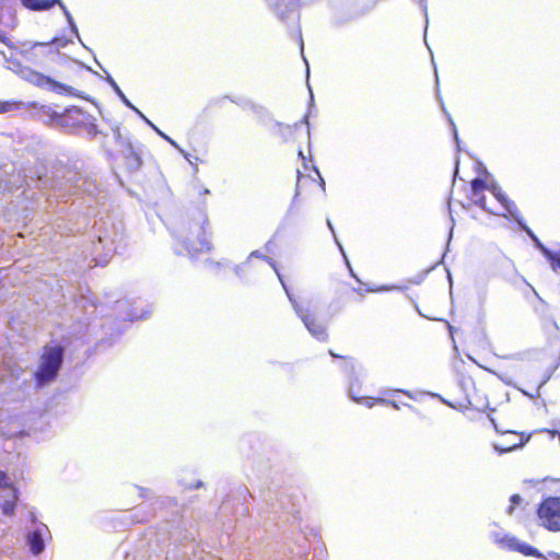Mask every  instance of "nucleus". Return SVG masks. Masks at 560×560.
I'll return each instance as SVG.
<instances>
[{
  "label": "nucleus",
  "mask_w": 560,
  "mask_h": 560,
  "mask_svg": "<svg viewBox=\"0 0 560 560\" xmlns=\"http://www.w3.org/2000/svg\"><path fill=\"white\" fill-rule=\"evenodd\" d=\"M467 402L472 408H479L481 404V397L478 395L477 390L474 388L471 394H467Z\"/></svg>",
  "instance_id": "obj_25"
},
{
  "label": "nucleus",
  "mask_w": 560,
  "mask_h": 560,
  "mask_svg": "<svg viewBox=\"0 0 560 560\" xmlns=\"http://www.w3.org/2000/svg\"><path fill=\"white\" fill-rule=\"evenodd\" d=\"M125 160L128 164V167L131 170H137L141 165V159L133 152H130L128 155H126Z\"/></svg>",
  "instance_id": "obj_22"
},
{
  "label": "nucleus",
  "mask_w": 560,
  "mask_h": 560,
  "mask_svg": "<svg viewBox=\"0 0 560 560\" xmlns=\"http://www.w3.org/2000/svg\"><path fill=\"white\" fill-rule=\"evenodd\" d=\"M489 191L493 195V197L501 203L504 210L512 213L513 208L515 206L508 199L505 194L501 190L500 187L495 185H490Z\"/></svg>",
  "instance_id": "obj_15"
},
{
  "label": "nucleus",
  "mask_w": 560,
  "mask_h": 560,
  "mask_svg": "<svg viewBox=\"0 0 560 560\" xmlns=\"http://www.w3.org/2000/svg\"><path fill=\"white\" fill-rule=\"evenodd\" d=\"M279 279H280V281H281V283H282V285H283V289L285 290V292H287V294H288L289 299L292 301V298H291V295H290V293H289V291H288V288H287V285L284 284V282H283V280H282V277H281L280 275H279Z\"/></svg>",
  "instance_id": "obj_30"
},
{
  "label": "nucleus",
  "mask_w": 560,
  "mask_h": 560,
  "mask_svg": "<svg viewBox=\"0 0 560 560\" xmlns=\"http://www.w3.org/2000/svg\"><path fill=\"white\" fill-rule=\"evenodd\" d=\"M545 382L546 380L542 374L529 368L521 374L518 378V389L526 396L534 398L539 395V389Z\"/></svg>",
  "instance_id": "obj_6"
},
{
  "label": "nucleus",
  "mask_w": 560,
  "mask_h": 560,
  "mask_svg": "<svg viewBox=\"0 0 560 560\" xmlns=\"http://www.w3.org/2000/svg\"><path fill=\"white\" fill-rule=\"evenodd\" d=\"M20 108V103L16 101H1L0 100V114L16 110Z\"/></svg>",
  "instance_id": "obj_20"
},
{
  "label": "nucleus",
  "mask_w": 560,
  "mask_h": 560,
  "mask_svg": "<svg viewBox=\"0 0 560 560\" xmlns=\"http://www.w3.org/2000/svg\"><path fill=\"white\" fill-rule=\"evenodd\" d=\"M393 395H394V393L389 394L388 397H383L382 406H390L394 409L399 410L400 405L398 404V401L395 400L394 398H390V396H393Z\"/></svg>",
  "instance_id": "obj_26"
},
{
  "label": "nucleus",
  "mask_w": 560,
  "mask_h": 560,
  "mask_svg": "<svg viewBox=\"0 0 560 560\" xmlns=\"http://www.w3.org/2000/svg\"><path fill=\"white\" fill-rule=\"evenodd\" d=\"M38 84H48L55 91L66 90V86L63 84L58 83L57 81L45 75H42L39 78Z\"/></svg>",
  "instance_id": "obj_21"
},
{
  "label": "nucleus",
  "mask_w": 560,
  "mask_h": 560,
  "mask_svg": "<svg viewBox=\"0 0 560 560\" xmlns=\"http://www.w3.org/2000/svg\"><path fill=\"white\" fill-rule=\"evenodd\" d=\"M18 497L15 499V497L13 495V499L11 501H5L2 503V512L5 514V515H13L14 514V511H15V504H16V501H18Z\"/></svg>",
  "instance_id": "obj_24"
},
{
  "label": "nucleus",
  "mask_w": 560,
  "mask_h": 560,
  "mask_svg": "<svg viewBox=\"0 0 560 560\" xmlns=\"http://www.w3.org/2000/svg\"><path fill=\"white\" fill-rule=\"evenodd\" d=\"M350 396L351 398L368 408H373L376 405H382L383 397H370V396H359L354 393V384L350 385Z\"/></svg>",
  "instance_id": "obj_14"
},
{
  "label": "nucleus",
  "mask_w": 560,
  "mask_h": 560,
  "mask_svg": "<svg viewBox=\"0 0 560 560\" xmlns=\"http://www.w3.org/2000/svg\"><path fill=\"white\" fill-rule=\"evenodd\" d=\"M44 530H47V527L43 525L42 527H37L32 533H30L27 537L30 549L36 556L42 553L45 548L43 538Z\"/></svg>",
  "instance_id": "obj_12"
},
{
  "label": "nucleus",
  "mask_w": 560,
  "mask_h": 560,
  "mask_svg": "<svg viewBox=\"0 0 560 560\" xmlns=\"http://www.w3.org/2000/svg\"><path fill=\"white\" fill-rule=\"evenodd\" d=\"M61 110L58 105H42L36 109V116L45 125L58 128Z\"/></svg>",
  "instance_id": "obj_10"
},
{
  "label": "nucleus",
  "mask_w": 560,
  "mask_h": 560,
  "mask_svg": "<svg viewBox=\"0 0 560 560\" xmlns=\"http://www.w3.org/2000/svg\"><path fill=\"white\" fill-rule=\"evenodd\" d=\"M298 155H299V158H300V159L302 160V162H303L304 170H305V171H308V165H307V163H306V156L304 155L303 151H302V150H299Z\"/></svg>",
  "instance_id": "obj_29"
},
{
  "label": "nucleus",
  "mask_w": 560,
  "mask_h": 560,
  "mask_svg": "<svg viewBox=\"0 0 560 560\" xmlns=\"http://www.w3.org/2000/svg\"><path fill=\"white\" fill-rule=\"evenodd\" d=\"M552 560H560V555L551 553Z\"/></svg>",
  "instance_id": "obj_31"
},
{
  "label": "nucleus",
  "mask_w": 560,
  "mask_h": 560,
  "mask_svg": "<svg viewBox=\"0 0 560 560\" xmlns=\"http://www.w3.org/2000/svg\"><path fill=\"white\" fill-rule=\"evenodd\" d=\"M89 115L77 106L61 110L58 128L73 132L88 124Z\"/></svg>",
  "instance_id": "obj_5"
},
{
  "label": "nucleus",
  "mask_w": 560,
  "mask_h": 560,
  "mask_svg": "<svg viewBox=\"0 0 560 560\" xmlns=\"http://www.w3.org/2000/svg\"><path fill=\"white\" fill-rule=\"evenodd\" d=\"M490 185L482 178H475L470 182V195L469 198L472 203L477 205L481 209L497 213L494 209L489 207L486 201L485 191L489 190Z\"/></svg>",
  "instance_id": "obj_9"
},
{
  "label": "nucleus",
  "mask_w": 560,
  "mask_h": 560,
  "mask_svg": "<svg viewBox=\"0 0 560 560\" xmlns=\"http://www.w3.org/2000/svg\"><path fill=\"white\" fill-rule=\"evenodd\" d=\"M504 436H495L492 441L493 448L499 453H509L524 446L530 439V434L523 431L506 432Z\"/></svg>",
  "instance_id": "obj_4"
},
{
  "label": "nucleus",
  "mask_w": 560,
  "mask_h": 560,
  "mask_svg": "<svg viewBox=\"0 0 560 560\" xmlns=\"http://www.w3.org/2000/svg\"><path fill=\"white\" fill-rule=\"evenodd\" d=\"M184 230L185 236L180 241V246L187 255L196 257L212 250V232L206 210L192 211L185 222Z\"/></svg>",
  "instance_id": "obj_1"
},
{
  "label": "nucleus",
  "mask_w": 560,
  "mask_h": 560,
  "mask_svg": "<svg viewBox=\"0 0 560 560\" xmlns=\"http://www.w3.org/2000/svg\"><path fill=\"white\" fill-rule=\"evenodd\" d=\"M329 354L332 358H339L343 361V371L349 374L350 376H354L357 374V371L360 366L358 360L354 357L351 355H340L335 353L332 350H329Z\"/></svg>",
  "instance_id": "obj_13"
},
{
  "label": "nucleus",
  "mask_w": 560,
  "mask_h": 560,
  "mask_svg": "<svg viewBox=\"0 0 560 560\" xmlns=\"http://www.w3.org/2000/svg\"><path fill=\"white\" fill-rule=\"evenodd\" d=\"M492 425L495 430V436H504L508 433L506 432H513L514 429L510 428L508 424L500 423L497 418H491Z\"/></svg>",
  "instance_id": "obj_18"
},
{
  "label": "nucleus",
  "mask_w": 560,
  "mask_h": 560,
  "mask_svg": "<svg viewBox=\"0 0 560 560\" xmlns=\"http://www.w3.org/2000/svg\"><path fill=\"white\" fill-rule=\"evenodd\" d=\"M24 8L30 11H47L58 4L67 14V8L60 0H21Z\"/></svg>",
  "instance_id": "obj_11"
},
{
  "label": "nucleus",
  "mask_w": 560,
  "mask_h": 560,
  "mask_svg": "<svg viewBox=\"0 0 560 560\" xmlns=\"http://www.w3.org/2000/svg\"><path fill=\"white\" fill-rule=\"evenodd\" d=\"M63 348L57 346H45L40 355L39 365L35 372V381L38 385H44L52 381L62 364Z\"/></svg>",
  "instance_id": "obj_2"
},
{
  "label": "nucleus",
  "mask_w": 560,
  "mask_h": 560,
  "mask_svg": "<svg viewBox=\"0 0 560 560\" xmlns=\"http://www.w3.org/2000/svg\"><path fill=\"white\" fill-rule=\"evenodd\" d=\"M517 550L520 552H522L524 556H530V557H536V558L542 557V555L539 552L538 549H536L529 545H526V544L520 545L517 547Z\"/></svg>",
  "instance_id": "obj_19"
},
{
  "label": "nucleus",
  "mask_w": 560,
  "mask_h": 560,
  "mask_svg": "<svg viewBox=\"0 0 560 560\" xmlns=\"http://www.w3.org/2000/svg\"><path fill=\"white\" fill-rule=\"evenodd\" d=\"M307 190H316L318 192L325 191V182L318 170L314 166L310 168V173L306 175H303L298 171L296 196L302 195Z\"/></svg>",
  "instance_id": "obj_7"
},
{
  "label": "nucleus",
  "mask_w": 560,
  "mask_h": 560,
  "mask_svg": "<svg viewBox=\"0 0 560 560\" xmlns=\"http://www.w3.org/2000/svg\"><path fill=\"white\" fill-rule=\"evenodd\" d=\"M510 501H511V505L508 509V513L512 514L514 512V510H515V506L521 503L522 499H521V497L518 494H513L510 498Z\"/></svg>",
  "instance_id": "obj_28"
},
{
  "label": "nucleus",
  "mask_w": 560,
  "mask_h": 560,
  "mask_svg": "<svg viewBox=\"0 0 560 560\" xmlns=\"http://www.w3.org/2000/svg\"><path fill=\"white\" fill-rule=\"evenodd\" d=\"M544 256L549 261L553 271L560 270V250L553 252L547 248L542 249Z\"/></svg>",
  "instance_id": "obj_17"
},
{
  "label": "nucleus",
  "mask_w": 560,
  "mask_h": 560,
  "mask_svg": "<svg viewBox=\"0 0 560 560\" xmlns=\"http://www.w3.org/2000/svg\"><path fill=\"white\" fill-rule=\"evenodd\" d=\"M0 43H2L3 45H5L9 48H13L14 47L12 40L8 36L7 32L3 31V30H0Z\"/></svg>",
  "instance_id": "obj_27"
},
{
  "label": "nucleus",
  "mask_w": 560,
  "mask_h": 560,
  "mask_svg": "<svg viewBox=\"0 0 560 560\" xmlns=\"http://www.w3.org/2000/svg\"><path fill=\"white\" fill-rule=\"evenodd\" d=\"M300 317L302 322L304 323L305 327L310 331V334L317 339L318 341L326 342L329 339V334L327 326L317 319L313 314L311 313H302L301 310Z\"/></svg>",
  "instance_id": "obj_8"
},
{
  "label": "nucleus",
  "mask_w": 560,
  "mask_h": 560,
  "mask_svg": "<svg viewBox=\"0 0 560 560\" xmlns=\"http://www.w3.org/2000/svg\"><path fill=\"white\" fill-rule=\"evenodd\" d=\"M541 525L550 532H560V497H548L537 508Z\"/></svg>",
  "instance_id": "obj_3"
},
{
  "label": "nucleus",
  "mask_w": 560,
  "mask_h": 560,
  "mask_svg": "<svg viewBox=\"0 0 560 560\" xmlns=\"http://www.w3.org/2000/svg\"><path fill=\"white\" fill-rule=\"evenodd\" d=\"M8 475L5 471L0 470V488H7L10 489L12 492H14V497L16 498V488L13 483L8 481Z\"/></svg>",
  "instance_id": "obj_23"
},
{
  "label": "nucleus",
  "mask_w": 560,
  "mask_h": 560,
  "mask_svg": "<svg viewBox=\"0 0 560 560\" xmlns=\"http://www.w3.org/2000/svg\"><path fill=\"white\" fill-rule=\"evenodd\" d=\"M395 393H399V390H396ZM400 393H404L408 397H411V394L409 392H407V390H400Z\"/></svg>",
  "instance_id": "obj_32"
},
{
  "label": "nucleus",
  "mask_w": 560,
  "mask_h": 560,
  "mask_svg": "<svg viewBox=\"0 0 560 560\" xmlns=\"http://www.w3.org/2000/svg\"><path fill=\"white\" fill-rule=\"evenodd\" d=\"M376 291H377L376 288L369 287V285H365L360 282V285L358 288H351L350 291H345L342 294L347 302H352L355 300L352 295H358L359 298H362L365 293L376 292Z\"/></svg>",
  "instance_id": "obj_16"
}]
</instances>
